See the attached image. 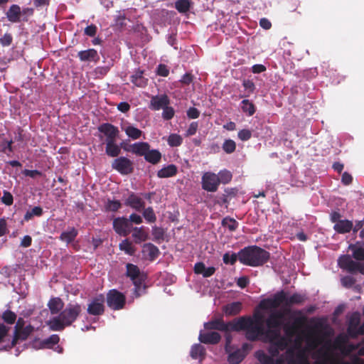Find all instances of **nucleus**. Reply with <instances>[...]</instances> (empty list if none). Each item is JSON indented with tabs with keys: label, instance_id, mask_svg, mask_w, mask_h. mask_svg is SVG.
Wrapping results in <instances>:
<instances>
[{
	"label": "nucleus",
	"instance_id": "e2e57ef3",
	"mask_svg": "<svg viewBox=\"0 0 364 364\" xmlns=\"http://www.w3.org/2000/svg\"><path fill=\"white\" fill-rule=\"evenodd\" d=\"M237 136L241 141H247L252 137V132L249 129H243L238 132Z\"/></svg>",
	"mask_w": 364,
	"mask_h": 364
},
{
	"label": "nucleus",
	"instance_id": "a878e982",
	"mask_svg": "<svg viewBox=\"0 0 364 364\" xmlns=\"http://www.w3.org/2000/svg\"><path fill=\"white\" fill-rule=\"evenodd\" d=\"M132 237L135 243L139 244L148 239V233L144 226L139 228L135 227L133 228Z\"/></svg>",
	"mask_w": 364,
	"mask_h": 364
},
{
	"label": "nucleus",
	"instance_id": "f257e3e1",
	"mask_svg": "<svg viewBox=\"0 0 364 364\" xmlns=\"http://www.w3.org/2000/svg\"><path fill=\"white\" fill-rule=\"evenodd\" d=\"M81 311L82 307L80 304L70 303L60 311L58 316L53 317L49 321L48 325L53 331H63L65 327L71 326L77 320Z\"/></svg>",
	"mask_w": 364,
	"mask_h": 364
},
{
	"label": "nucleus",
	"instance_id": "0eeeda50",
	"mask_svg": "<svg viewBox=\"0 0 364 364\" xmlns=\"http://www.w3.org/2000/svg\"><path fill=\"white\" fill-rule=\"evenodd\" d=\"M338 266L350 273L359 272L364 274V267L353 261L349 255H341L338 259Z\"/></svg>",
	"mask_w": 364,
	"mask_h": 364
},
{
	"label": "nucleus",
	"instance_id": "aec40b11",
	"mask_svg": "<svg viewBox=\"0 0 364 364\" xmlns=\"http://www.w3.org/2000/svg\"><path fill=\"white\" fill-rule=\"evenodd\" d=\"M77 57L83 62L97 63L100 60V56L97 51L94 48L79 51Z\"/></svg>",
	"mask_w": 364,
	"mask_h": 364
},
{
	"label": "nucleus",
	"instance_id": "4468645a",
	"mask_svg": "<svg viewBox=\"0 0 364 364\" xmlns=\"http://www.w3.org/2000/svg\"><path fill=\"white\" fill-rule=\"evenodd\" d=\"M170 105V99L166 94L151 96L149 107L151 110L158 111L163 109L166 105Z\"/></svg>",
	"mask_w": 364,
	"mask_h": 364
},
{
	"label": "nucleus",
	"instance_id": "c9c22d12",
	"mask_svg": "<svg viewBox=\"0 0 364 364\" xmlns=\"http://www.w3.org/2000/svg\"><path fill=\"white\" fill-rule=\"evenodd\" d=\"M13 140H7L6 139H0V152L6 154L8 156L9 154L14 151V147L12 146Z\"/></svg>",
	"mask_w": 364,
	"mask_h": 364
},
{
	"label": "nucleus",
	"instance_id": "72a5a7b5",
	"mask_svg": "<svg viewBox=\"0 0 364 364\" xmlns=\"http://www.w3.org/2000/svg\"><path fill=\"white\" fill-rule=\"evenodd\" d=\"M245 357V355L238 349L229 354L228 361L230 364H240Z\"/></svg>",
	"mask_w": 364,
	"mask_h": 364
},
{
	"label": "nucleus",
	"instance_id": "4be33fe9",
	"mask_svg": "<svg viewBox=\"0 0 364 364\" xmlns=\"http://www.w3.org/2000/svg\"><path fill=\"white\" fill-rule=\"evenodd\" d=\"M353 223L350 220H342L334 225L333 229L338 233L345 234L350 232L353 229Z\"/></svg>",
	"mask_w": 364,
	"mask_h": 364
},
{
	"label": "nucleus",
	"instance_id": "4d7b16f0",
	"mask_svg": "<svg viewBox=\"0 0 364 364\" xmlns=\"http://www.w3.org/2000/svg\"><path fill=\"white\" fill-rule=\"evenodd\" d=\"M223 149L227 154H232L236 149V144L232 139H226L223 144Z\"/></svg>",
	"mask_w": 364,
	"mask_h": 364
},
{
	"label": "nucleus",
	"instance_id": "ea45409f",
	"mask_svg": "<svg viewBox=\"0 0 364 364\" xmlns=\"http://www.w3.org/2000/svg\"><path fill=\"white\" fill-rule=\"evenodd\" d=\"M124 132L129 138L134 140L139 139L142 135V131L133 126L127 127Z\"/></svg>",
	"mask_w": 364,
	"mask_h": 364
},
{
	"label": "nucleus",
	"instance_id": "39448f33",
	"mask_svg": "<svg viewBox=\"0 0 364 364\" xmlns=\"http://www.w3.org/2000/svg\"><path fill=\"white\" fill-rule=\"evenodd\" d=\"M296 314L299 316L295 317L291 323H286L284 326V331L286 336L289 338L296 335V338L299 336L302 340L303 337L301 336H304V332L301 331V329L306 326L307 317L302 315L300 311H296Z\"/></svg>",
	"mask_w": 364,
	"mask_h": 364
},
{
	"label": "nucleus",
	"instance_id": "bb28decb",
	"mask_svg": "<svg viewBox=\"0 0 364 364\" xmlns=\"http://www.w3.org/2000/svg\"><path fill=\"white\" fill-rule=\"evenodd\" d=\"M105 153L110 157H117L121 153V146L116 144V140L105 141Z\"/></svg>",
	"mask_w": 364,
	"mask_h": 364
},
{
	"label": "nucleus",
	"instance_id": "2f4dec72",
	"mask_svg": "<svg viewBox=\"0 0 364 364\" xmlns=\"http://www.w3.org/2000/svg\"><path fill=\"white\" fill-rule=\"evenodd\" d=\"M271 299L276 309L282 304L287 306V292L284 290L275 293Z\"/></svg>",
	"mask_w": 364,
	"mask_h": 364
},
{
	"label": "nucleus",
	"instance_id": "13d9d810",
	"mask_svg": "<svg viewBox=\"0 0 364 364\" xmlns=\"http://www.w3.org/2000/svg\"><path fill=\"white\" fill-rule=\"evenodd\" d=\"M238 259V253H232L230 255L229 252H226L223 255V262L226 264L233 265L235 264Z\"/></svg>",
	"mask_w": 364,
	"mask_h": 364
},
{
	"label": "nucleus",
	"instance_id": "a211bd4d",
	"mask_svg": "<svg viewBox=\"0 0 364 364\" xmlns=\"http://www.w3.org/2000/svg\"><path fill=\"white\" fill-rule=\"evenodd\" d=\"M198 339L200 343L204 344H218L221 340V336L216 331L203 332L200 331Z\"/></svg>",
	"mask_w": 364,
	"mask_h": 364
},
{
	"label": "nucleus",
	"instance_id": "58836bf2",
	"mask_svg": "<svg viewBox=\"0 0 364 364\" xmlns=\"http://www.w3.org/2000/svg\"><path fill=\"white\" fill-rule=\"evenodd\" d=\"M119 247L120 250L124 251L129 255H133L136 251V249L132 245V242L127 239L122 240L119 243Z\"/></svg>",
	"mask_w": 364,
	"mask_h": 364
},
{
	"label": "nucleus",
	"instance_id": "5701e85b",
	"mask_svg": "<svg viewBox=\"0 0 364 364\" xmlns=\"http://www.w3.org/2000/svg\"><path fill=\"white\" fill-rule=\"evenodd\" d=\"M242 310V303L235 301L223 306V312L226 316H236L240 313Z\"/></svg>",
	"mask_w": 364,
	"mask_h": 364
},
{
	"label": "nucleus",
	"instance_id": "412c9836",
	"mask_svg": "<svg viewBox=\"0 0 364 364\" xmlns=\"http://www.w3.org/2000/svg\"><path fill=\"white\" fill-rule=\"evenodd\" d=\"M6 18L11 23H19L21 21V7L17 4H12L8 9Z\"/></svg>",
	"mask_w": 364,
	"mask_h": 364
},
{
	"label": "nucleus",
	"instance_id": "7c9ffc66",
	"mask_svg": "<svg viewBox=\"0 0 364 364\" xmlns=\"http://www.w3.org/2000/svg\"><path fill=\"white\" fill-rule=\"evenodd\" d=\"M144 72L137 70L131 76V82L137 87H144L146 85L148 80L143 76Z\"/></svg>",
	"mask_w": 364,
	"mask_h": 364
},
{
	"label": "nucleus",
	"instance_id": "f8f14e48",
	"mask_svg": "<svg viewBox=\"0 0 364 364\" xmlns=\"http://www.w3.org/2000/svg\"><path fill=\"white\" fill-rule=\"evenodd\" d=\"M217 174L213 172H205L202 176V188L208 192H215L219 186V179Z\"/></svg>",
	"mask_w": 364,
	"mask_h": 364
},
{
	"label": "nucleus",
	"instance_id": "a18cd8bd",
	"mask_svg": "<svg viewBox=\"0 0 364 364\" xmlns=\"http://www.w3.org/2000/svg\"><path fill=\"white\" fill-rule=\"evenodd\" d=\"M144 247L146 248V251L148 252V255L151 260H154L160 255L159 248L156 245H154L151 243L146 244L144 245Z\"/></svg>",
	"mask_w": 364,
	"mask_h": 364
},
{
	"label": "nucleus",
	"instance_id": "b1692460",
	"mask_svg": "<svg viewBox=\"0 0 364 364\" xmlns=\"http://www.w3.org/2000/svg\"><path fill=\"white\" fill-rule=\"evenodd\" d=\"M178 173V168L174 164H169L157 172V176L161 178L175 176Z\"/></svg>",
	"mask_w": 364,
	"mask_h": 364
},
{
	"label": "nucleus",
	"instance_id": "9d476101",
	"mask_svg": "<svg viewBox=\"0 0 364 364\" xmlns=\"http://www.w3.org/2000/svg\"><path fill=\"white\" fill-rule=\"evenodd\" d=\"M235 319L225 323L223 318H218L212 319L204 323V328L205 330H217L220 331H233V326L235 325Z\"/></svg>",
	"mask_w": 364,
	"mask_h": 364
},
{
	"label": "nucleus",
	"instance_id": "cd10ccee",
	"mask_svg": "<svg viewBox=\"0 0 364 364\" xmlns=\"http://www.w3.org/2000/svg\"><path fill=\"white\" fill-rule=\"evenodd\" d=\"M316 328L317 326H315L306 336V343L309 347L312 348H316L321 343V339L318 335V332L316 330Z\"/></svg>",
	"mask_w": 364,
	"mask_h": 364
},
{
	"label": "nucleus",
	"instance_id": "f3484780",
	"mask_svg": "<svg viewBox=\"0 0 364 364\" xmlns=\"http://www.w3.org/2000/svg\"><path fill=\"white\" fill-rule=\"evenodd\" d=\"M125 205L134 209L136 211H141L145 207V202L143 199L134 192H132L125 200Z\"/></svg>",
	"mask_w": 364,
	"mask_h": 364
},
{
	"label": "nucleus",
	"instance_id": "8fccbe9b",
	"mask_svg": "<svg viewBox=\"0 0 364 364\" xmlns=\"http://www.w3.org/2000/svg\"><path fill=\"white\" fill-rule=\"evenodd\" d=\"M219 179V184L223 183L227 184L232 180V175L230 171L226 169L222 170L219 171L218 174H217Z\"/></svg>",
	"mask_w": 364,
	"mask_h": 364
},
{
	"label": "nucleus",
	"instance_id": "c85d7f7f",
	"mask_svg": "<svg viewBox=\"0 0 364 364\" xmlns=\"http://www.w3.org/2000/svg\"><path fill=\"white\" fill-rule=\"evenodd\" d=\"M144 159L150 164H157L161 159V154L157 149L151 150L149 148L144 156Z\"/></svg>",
	"mask_w": 364,
	"mask_h": 364
},
{
	"label": "nucleus",
	"instance_id": "4c0bfd02",
	"mask_svg": "<svg viewBox=\"0 0 364 364\" xmlns=\"http://www.w3.org/2000/svg\"><path fill=\"white\" fill-rule=\"evenodd\" d=\"M262 336H264L268 341L272 344L281 336L280 329L268 328L267 330H264V333Z\"/></svg>",
	"mask_w": 364,
	"mask_h": 364
},
{
	"label": "nucleus",
	"instance_id": "49530a36",
	"mask_svg": "<svg viewBox=\"0 0 364 364\" xmlns=\"http://www.w3.org/2000/svg\"><path fill=\"white\" fill-rule=\"evenodd\" d=\"M121 208L122 203H120L119 200H117L108 199L105 205V208L106 211L117 212Z\"/></svg>",
	"mask_w": 364,
	"mask_h": 364
},
{
	"label": "nucleus",
	"instance_id": "774afa93",
	"mask_svg": "<svg viewBox=\"0 0 364 364\" xmlns=\"http://www.w3.org/2000/svg\"><path fill=\"white\" fill-rule=\"evenodd\" d=\"M242 85L249 94L253 93L255 90V85L252 80H244L242 82Z\"/></svg>",
	"mask_w": 364,
	"mask_h": 364
},
{
	"label": "nucleus",
	"instance_id": "de8ad7c7",
	"mask_svg": "<svg viewBox=\"0 0 364 364\" xmlns=\"http://www.w3.org/2000/svg\"><path fill=\"white\" fill-rule=\"evenodd\" d=\"M142 215L144 219L149 223H153L156 221V216L154 211V209L151 207H148L146 208L142 209Z\"/></svg>",
	"mask_w": 364,
	"mask_h": 364
},
{
	"label": "nucleus",
	"instance_id": "79ce46f5",
	"mask_svg": "<svg viewBox=\"0 0 364 364\" xmlns=\"http://www.w3.org/2000/svg\"><path fill=\"white\" fill-rule=\"evenodd\" d=\"M291 340L287 337L280 336L272 344H274L280 351L287 350Z\"/></svg>",
	"mask_w": 364,
	"mask_h": 364
},
{
	"label": "nucleus",
	"instance_id": "1a4fd4ad",
	"mask_svg": "<svg viewBox=\"0 0 364 364\" xmlns=\"http://www.w3.org/2000/svg\"><path fill=\"white\" fill-rule=\"evenodd\" d=\"M112 168L122 175H129L134 171L133 162L125 156H119L112 162Z\"/></svg>",
	"mask_w": 364,
	"mask_h": 364
},
{
	"label": "nucleus",
	"instance_id": "5fc2aeb1",
	"mask_svg": "<svg viewBox=\"0 0 364 364\" xmlns=\"http://www.w3.org/2000/svg\"><path fill=\"white\" fill-rule=\"evenodd\" d=\"M167 142L170 146H178L182 144L183 139L177 134H171L168 137Z\"/></svg>",
	"mask_w": 364,
	"mask_h": 364
},
{
	"label": "nucleus",
	"instance_id": "9b49d317",
	"mask_svg": "<svg viewBox=\"0 0 364 364\" xmlns=\"http://www.w3.org/2000/svg\"><path fill=\"white\" fill-rule=\"evenodd\" d=\"M301 338L298 336L296 338L294 344L289 347L284 355V358L287 364H296L298 361V355L300 352H304L303 349L301 348Z\"/></svg>",
	"mask_w": 364,
	"mask_h": 364
},
{
	"label": "nucleus",
	"instance_id": "c03bdc74",
	"mask_svg": "<svg viewBox=\"0 0 364 364\" xmlns=\"http://www.w3.org/2000/svg\"><path fill=\"white\" fill-rule=\"evenodd\" d=\"M255 357L261 364H272L273 358L267 355L263 350H257L255 353Z\"/></svg>",
	"mask_w": 364,
	"mask_h": 364
},
{
	"label": "nucleus",
	"instance_id": "c756f323",
	"mask_svg": "<svg viewBox=\"0 0 364 364\" xmlns=\"http://www.w3.org/2000/svg\"><path fill=\"white\" fill-rule=\"evenodd\" d=\"M190 354L193 359L203 360L205 355V348L200 343L194 344Z\"/></svg>",
	"mask_w": 364,
	"mask_h": 364
},
{
	"label": "nucleus",
	"instance_id": "2eb2a0df",
	"mask_svg": "<svg viewBox=\"0 0 364 364\" xmlns=\"http://www.w3.org/2000/svg\"><path fill=\"white\" fill-rule=\"evenodd\" d=\"M124 151L131 152L139 156H145L147 151L150 148V145L148 142H136L129 146H122Z\"/></svg>",
	"mask_w": 364,
	"mask_h": 364
},
{
	"label": "nucleus",
	"instance_id": "37998d69",
	"mask_svg": "<svg viewBox=\"0 0 364 364\" xmlns=\"http://www.w3.org/2000/svg\"><path fill=\"white\" fill-rule=\"evenodd\" d=\"M191 2L188 0H178L175 3V8L179 13H186L191 8Z\"/></svg>",
	"mask_w": 364,
	"mask_h": 364
},
{
	"label": "nucleus",
	"instance_id": "680f3d73",
	"mask_svg": "<svg viewBox=\"0 0 364 364\" xmlns=\"http://www.w3.org/2000/svg\"><path fill=\"white\" fill-rule=\"evenodd\" d=\"M1 202L6 205H12L14 203V198L12 194L7 191H4L1 198Z\"/></svg>",
	"mask_w": 364,
	"mask_h": 364
},
{
	"label": "nucleus",
	"instance_id": "09e8293b",
	"mask_svg": "<svg viewBox=\"0 0 364 364\" xmlns=\"http://www.w3.org/2000/svg\"><path fill=\"white\" fill-rule=\"evenodd\" d=\"M34 327L31 324L26 326V327L21 328L15 333L20 337L21 341H25L28 338L30 334L33 331Z\"/></svg>",
	"mask_w": 364,
	"mask_h": 364
},
{
	"label": "nucleus",
	"instance_id": "f03ea898",
	"mask_svg": "<svg viewBox=\"0 0 364 364\" xmlns=\"http://www.w3.org/2000/svg\"><path fill=\"white\" fill-rule=\"evenodd\" d=\"M270 258V253L257 245L244 247L238 252V260L244 265L259 267L267 263Z\"/></svg>",
	"mask_w": 364,
	"mask_h": 364
},
{
	"label": "nucleus",
	"instance_id": "393cba45",
	"mask_svg": "<svg viewBox=\"0 0 364 364\" xmlns=\"http://www.w3.org/2000/svg\"><path fill=\"white\" fill-rule=\"evenodd\" d=\"M48 306L51 314H57L63 309L64 303L60 298L54 297L50 299Z\"/></svg>",
	"mask_w": 364,
	"mask_h": 364
},
{
	"label": "nucleus",
	"instance_id": "603ef678",
	"mask_svg": "<svg viewBox=\"0 0 364 364\" xmlns=\"http://www.w3.org/2000/svg\"><path fill=\"white\" fill-rule=\"evenodd\" d=\"M60 341V338L58 335L53 334L51 335L48 338L43 340L41 342L42 348H51L53 346L57 344Z\"/></svg>",
	"mask_w": 364,
	"mask_h": 364
},
{
	"label": "nucleus",
	"instance_id": "ddd939ff",
	"mask_svg": "<svg viewBox=\"0 0 364 364\" xmlns=\"http://www.w3.org/2000/svg\"><path fill=\"white\" fill-rule=\"evenodd\" d=\"M132 224L125 217H118L113 220V229L117 234L126 237L131 230Z\"/></svg>",
	"mask_w": 364,
	"mask_h": 364
},
{
	"label": "nucleus",
	"instance_id": "20e7f679",
	"mask_svg": "<svg viewBox=\"0 0 364 364\" xmlns=\"http://www.w3.org/2000/svg\"><path fill=\"white\" fill-rule=\"evenodd\" d=\"M126 276L129 277L134 285V291L136 296H140L145 292L146 286L144 282L146 275L141 272L139 268L132 263L126 264Z\"/></svg>",
	"mask_w": 364,
	"mask_h": 364
},
{
	"label": "nucleus",
	"instance_id": "dca6fc26",
	"mask_svg": "<svg viewBox=\"0 0 364 364\" xmlns=\"http://www.w3.org/2000/svg\"><path fill=\"white\" fill-rule=\"evenodd\" d=\"M98 130L106 136L105 141L116 140L119 132L117 127L109 123L102 124L99 126Z\"/></svg>",
	"mask_w": 364,
	"mask_h": 364
},
{
	"label": "nucleus",
	"instance_id": "f704fd0d",
	"mask_svg": "<svg viewBox=\"0 0 364 364\" xmlns=\"http://www.w3.org/2000/svg\"><path fill=\"white\" fill-rule=\"evenodd\" d=\"M241 109L247 116H252L256 111L255 105L249 100H243L241 102Z\"/></svg>",
	"mask_w": 364,
	"mask_h": 364
},
{
	"label": "nucleus",
	"instance_id": "7ed1b4c3",
	"mask_svg": "<svg viewBox=\"0 0 364 364\" xmlns=\"http://www.w3.org/2000/svg\"><path fill=\"white\" fill-rule=\"evenodd\" d=\"M246 331L245 338L250 341L258 340L259 336L264 333V326L254 324L253 319L250 316H241L235 319L233 331Z\"/></svg>",
	"mask_w": 364,
	"mask_h": 364
},
{
	"label": "nucleus",
	"instance_id": "3c124183",
	"mask_svg": "<svg viewBox=\"0 0 364 364\" xmlns=\"http://www.w3.org/2000/svg\"><path fill=\"white\" fill-rule=\"evenodd\" d=\"M43 209L40 206H36L33 208H32L31 210H28L26 213L24 215V220L26 221H28L31 220L33 216H38L40 217L43 215Z\"/></svg>",
	"mask_w": 364,
	"mask_h": 364
},
{
	"label": "nucleus",
	"instance_id": "423d86ee",
	"mask_svg": "<svg viewBox=\"0 0 364 364\" xmlns=\"http://www.w3.org/2000/svg\"><path fill=\"white\" fill-rule=\"evenodd\" d=\"M107 306L112 310L117 311L124 308L126 303V297L122 292L117 289L109 290L106 296Z\"/></svg>",
	"mask_w": 364,
	"mask_h": 364
},
{
	"label": "nucleus",
	"instance_id": "338daca9",
	"mask_svg": "<svg viewBox=\"0 0 364 364\" xmlns=\"http://www.w3.org/2000/svg\"><path fill=\"white\" fill-rule=\"evenodd\" d=\"M355 282V279L350 276H346L341 279V284L346 288L351 287Z\"/></svg>",
	"mask_w": 364,
	"mask_h": 364
},
{
	"label": "nucleus",
	"instance_id": "0e129e2a",
	"mask_svg": "<svg viewBox=\"0 0 364 364\" xmlns=\"http://www.w3.org/2000/svg\"><path fill=\"white\" fill-rule=\"evenodd\" d=\"M156 74L161 77H167L169 74V69L164 64H159L157 67Z\"/></svg>",
	"mask_w": 364,
	"mask_h": 364
},
{
	"label": "nucleus",
	"instance_id": "473e14b6",
	"mask_svg": "<svg viewBox=\"0 0 364 364\" xmlns=\"http://www.w3.org/2000/svg\"><path fill=\"white\" fill-rule=\"evenodd\" d=\"M78 234L75 228H71L68 231L63 232L60 235V240L69 244L74 241Z\"/></svg>",
	"mask_w": 364,
	"mask_h": 364
},
{
	"label": "nucleus",
	"instance_id": "e433bc0d",
	"mask_svg": "<svg viewBox=\"0 0 364 364\" xmlns=\"http://www.w3.org/2000/svg\"><path fill=\"white\" fill-rule=\"evenodd\" d=\"M305 295L298 293H294L289 297L287 296V306H291L294 304H301L305 301Z\"/></svg>",
	"mask_w": 364,
	"mask_h": 364
},
{
	"label": "nucleus",
	"instance_id": "6ab92c4d",
	"mask_svg": "<svg viewBox=\"0 0 364 364\" xmlns=\"http://www.w3.org/2000/svg\"><path fill=\"white\" fill-rule=\"evenodd\" d=\"M284 314L280 311L272 313L266 320V324L269 328L280 329L282 325Z\"/></svg>",
	"mask_w": 364,
	"mask_h": 364
},
{
	"label": "nucleus",
	"instance_id": "6e6d98bb",
	"mask_svg": "<svg viewBox=\"0 0 364 364\" xmlns=\"http://www.w3.org/2000/svg\"><path fill=\"white\" fill-rule=\"evenodd\" d=\"M2 319L8 324H13L16 320V314L11 310H6L2 314Z\"/></svg>",
	"mask_w": 364,
	"mask_h": 364
},
{
	"label": "nucleus",
	"instance_id": "6e6552de",
	"mask_svg": "<svg viewBox=\"0 0 364 364\" xmlns=\"http://www.w3.org/2000/svg\"><path fill=\"white\" fill-rule=\"evenodd\" d=\"M105 297L102 294H100L92 298L87 305V314L92 316H101L105 313Z\"/></svg>",
	"mask_w": 364,
	"mask_h": 364
},
{
	"label": "nucleus",
	"instance_id": "a19ab883",
	"mask_svg": "<svg viewBox=\"0 0 364 364\" xmlns=\"http://www.w3.org/2000/svg\"><path fill=\"white\" fill-rule=\"evenodd\" d=\"M238 225L239 223L236 220L230 217H226L222 220V225L228 228L231 232L235 231L238 228Z\"/></svg>",
	"mask_w": 364,
	"mask_h": 364
},
{
	"label": "nucleus",
	"instance_id": "052dcab7",
	"mask_svg": "<svg viewBox=\"0 0 364 364\" xmlns=\"http://www.w3.org/2000/svg\"><path fill=\"white\" fill-rule=\"evenodd\" d=\"M259 306L260 309H263V310H268V309H276L274 304H273V301L270 298H267V299H262L259 304Z\"/></svg>",
	"mask_w": 364,
	"mask_h": 364
},
{
	"label": "nucleus",
	"instance_id": "69168bd1",
	"mask_svg": "<svg viewBox=\"0 0 364 364\" xmlns=\"http://www.w3.org/2000/svg\"><path fill=\"white\" fill-rule=\"evenodd\" d=\"M198 128V123L197 122H193L189 125L186 132L185 134L186 136H191L196 134Z\"/></svg>",
	"mask_w": 364,
	"mask_h": 364
},
{
	"label": "nucleus",
	"instance_id": "864d4df0",
	"mask_svg": "<svg viewBox=\"0 0 364 364\" xmlns=\"http://www.w3.org/2000/svg\"><path fill=\"white\" fill-rule=\"evenodd\" d=\"M349 248L353 250V257L358 261L364 260V248L359 247H356L355 245H350Z\"/></svg>",
	"mask_w": 364,
	"mask_h": 364
},
{
	"label": "nucleus",
	"instance_id": "bf43d9fd",
	"mask_svg": "<svg viewBox=\"0 0 364 364\" xmlns=\"http://www.w3.org/2000/svg\"><path fill=\"white\" fill-rule=\"evenodd\" d=\"M162 110V117L164 120H170L174 117L175 110L172 107L166 105Z\"/></svg>",
	"mask_w": 364,
	"mask_h": 364
}]
</instances>
